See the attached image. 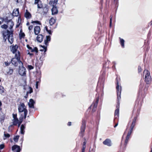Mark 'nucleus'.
<instances>
[{
  "mask_svg": "<svg viewBox=\"0 0 152 152\" xmlns=\"http://www.w3.org/2000/svg\"><path fill=\"white\" fill-rule=\"evenodd\" d=\"M143 75H145V80L146 83H149L151 80V77L149 72L146 70H145L143 72Z\"/></svg>",
  "mask_w": 152,
  "mask_h": 152,
  "instance_id": "nucleus-3",
  "label": "nucleus"
},
{
  "mask_svg": "<svg viewBox=\"0 0 152 152\" xmlns=\"http://www.w3.org/2000/svg\"><path fill=\"white\" fill-rule=\"evenodd\" d=\"M46 29L50 34H51V32L50 30H48L47 29V28L46 27Z\"/></svg>",
  "mask_w": 152,
  "mask_h": 152,
  "instance_id": "nucleus-42",
  "label": "nucleus"
},
{
  "mask_svg": "<svg viewBox=\"0 0 152 152\" xmlns=\"http://www.w3.org/2000/svg\"><path fill=\"white\" fill-rule=\"evenodd\" d=\"M34 34L35 35H38L40 32V28L39 26H35L34 28Z\"/></svg>",
  "mask_w": 152,
  "mask_h": 152,
  "instance_id": "nucleus-11",
  "label": "nucleus"
},
{
  "mask_svg": "<svg viewBox=\"0 0 152 152\" xmlns=\"http://www.w3.org/2000/svg\"><path fill=\"white\" fill-rule=\"evenodd\" d=\"M43 36L41 34H39L38 35L37 38V40L39 42H41L43 40Z\"/></svg>",
  "mask_w": 152,
  "mask_h": 152,
  "instance_id": "nucleus-18",
  "label": "nucleus"
},
{
  "mask_svg": "<svg viewBox=\"0 0 152 152\" xmlns=\"http://www.w3.org/2000/svg\"><path fill=\"white\" fill-rule=\"evenodd\" d=\"M58 1V0H52L51 3H53V6H54L57 4Z\"/></svg>",
  "mask_w": 152,
  "mask_h": 152,
  "instance_id": "nucleus-33",
  "label": "nucleus"
},
{
  "mask_svg": "<svg viewBox=\"0 0 152 152\" xmlns=\"http://www.w3.org/2000/svg\"><path fill=\"white\" fill-rule=\"evenodd\" d=\"M21 31H20V33L19 34V37L20 38H23L25 36V34L23 32H21Z\"/></svg>",
  "mask_w": 152,
  "mask_h": 152,
  "instance_id": "nucleus-31",
  "label": "nucleus"
},
{
  "mask_svg": "<svg viewBox=\"0 0 152 152\" xmlns=\"http://www.w3.org/2000/svg\"><path fill=\"white\" fill-rule=\"evenodd\" d=\"M33 28L32 25H31L28 27V29L29 30H31Z\"/></svg>",
  "mask_w": 152,
  "mask_h": 152,
  "instance_id": "nucleus-45",
  "label": "nucleus"
},
{
  "mask_svg": "<svg viewBox=\"0 0 152 152\" xmlns=\"http://www.w3.org/2000/svg\"><path fill=\"white\" fill-rule=\"evenodd\" d=\"M12 150H15L16 152H19L20 150V149L19 146L17 145H15L12 147Z\"/></svg>",
  "mask_w": 152,
  "mask_h": 152,
  "instance_id": "nucleus-13",
  "label": "nucleus"
},
{
  "mask_svg": "<svg viewBox=\"0 0 152 152\" xmlns=\"http://www.w3.org/2000/svg\"><path fill=\"white\" fill-rule=\"evenodd\" d=\"M29 91L27 92L26 93V95H27V96L28 95V93L31 94L33 92L32 88L31 87H29Z\"/></svg>",
  "mask_w": 152,
  "mask_h": 152,
  "instance_id": "nucleus-32",
  "label": "nucleus"
},
{
  "mask_svg": "<svg viewBox=\"0 0 152 152\" xmlns=\"http://www.w3.org/2000/svg\"><path fill=\"white\" fill-rule=\"evenodd\" d=\"M40 60L41 61H42L43 60V57L42 56H41L39 58Z\"/></svg>",
  "mask_w": 152,
  "mask_h": 152,
  "instance_id": "nucleus-52",
  "label": "nucleus"
},
{
  "mask_svg": "<svg viewBox=\"0 0 152 152\" xmlns=\"http://www.w3.org/2000/svg\"><path fill=\"white\" fill-rule=\"evenodd\" d=\"M0 24H1V21H0Z\"/></svg>",
  "mask_w": 152,
  "mask_h": 152,
  "instance_id": "nucleus-61",
  "label": "nucleus"
},
{
  "mask_svg": "<svg viewBox=\"0 0 152 152\" xmlns=\"http://www.w3.org/2000/svg\"><path fill=\"white\" fill-rule=\"evenodd\" d=\"M1 80H0V82H1Z\"/></svg>",
  "mask_w": 152,
  "mask_h": 152,
  "instance_id": "nucleus-64",
  "label": "nucleus"
},
{
  "mask_svg": "<svg viewBox=\"0 0 152 152\" xmlns=\"http://www.w3.org/2000/svg\"><path fill=\"white\" fill-rule=\"evenodd\" d=\"M25 16L26 18L28 19H29L31 17V14L28 12L27 10L26 11V12L25 14Z\"/></svg>",
  "mask_w": 152,
  "mask_h": 152,
  "instance_id": "nucleus-23",
  "label": "nucleus"
},
{
  "mask_svg": "<svg viewBox=\"0 0 152 152\" xmlns=\"http://www.w3.org/2000/svg\"><path fill=\"white\" fill-rule=\"evenodd\" d=\"M1 19L2 20H3V19L2 18H1Z\"/></svg>",
  "mask_w": 152,
  "mask_h": 152,
  "instance_id": "nucleus-63",
  "label": "nucleus"
},
{
  "mask_svg": "<svg viewBox=\"0 0 152 152\" xmlns=\"http://www.w3.org/2000/svg\"><path fill=\"white\" fill-rule=\"evenodd\" d=\"M86 140H85L84 142L83 143V148L82 150V152H84L86 148Z\"/></svg>",
  "mask_w": 152,
  "mask_h": 152,
  "instance_id": "nucleus-28",
  "label": "nucleus"
},
{
  "mask_svg": "<svg viewBox=\"0 0 152 152\" xmlns=\"http://www.w3.org/2000/svg\"><path fill=\"white\" fill-rule=\"evenodd\" d=\"M130 136H128V135H127L126 137V139L129 140V138Z\"/></svg>",
  "mask_w": 152,
  "mask_h": 152,
  "instance_id": "nucleus-55",
  "label": "nucleus"
},
{
  "mask_svg": "<svg viewBox=\"0 0 152 152\" xmlns=\"http://www.w3.org/2000/svg\"><path fill=\"white\" fill-rule=\"evenodd\" d=\"M39 82L38 81H37L36 82V88L37 89L38 88V84Z\"/></svg>",
  "mask_w": 152,
  "mask_h": 152,
  "instance_id": "nucleus-47",
  "label": "nucleus"
},
{
  "mask_svg": "<svg viewBox=\"0 0 152 152\" xmlns=\"http://www.w3.org/2000/svg\"><path fill=\"white\" fill-rule=\"evenodd\" d=\"M3 35L4 36V39H5V37H6V38L7 37L9 42L11 44L12 43L13 41L12 31H9L8 30H7L6 31L3 33Z\"/></svg>",
  "mask_w": 152,
  "mask_h": 152,
  "instance_id": "nucleus-2",
  "label": "nucleus"
},
{
  "mask_svg": "<svg viewBox=\"0 0 152 152\" xmlns=\"http://www.w3.org/2000/svg\"><path fill=\"white\" fill-rule=\"evenodd\" d=\"M42 8L43 9V12L44 13H46L48 12V8L46 5L44 7H43Z\"/></svg>",
  "mask_w": 152,
  "mask_h": 152,
  "instance_id": "nucleus-26",
  "label": "nucleus"
},
{
  "mask_svg": "<svg viewBox=\"0 0 152 152\" xmlns=\"http://www.w3.org/2000/svg\"><path fill=\"white\" fill-rule=\"evenodd\" d=\"M4 92V88L1 86H0V93L2 94Z\"/></svg>",
  "mask_w": 152,
  "mask_h": 152,
  "instance_id": "nucleus-35",
  "label": "nucleus"
},
{
  "mask_svg": "<svg viewBox=\"0 0 152 152\" xmlns=\"http://www.w3.org/2000/svg\"><path fill=\"white\" fill-rule=\"evenodd\" d=\"M99 101V97H98L96 99V102L95 103H94L93 104L91 105L90 107H91L92 106H93V107L94 108H96L97 107V104L98 103Z\"/></svg>",
  "mask_w": 152,
  "mask_h": 152,
  "instance_id": "nucleus-22",
  "label": "nucleus"
},
{
  "mask_svg": "<svg viewBox=\"0 0 152 152\" xmlns=\"http://www.w3.org/2000/svg\"><path fill=\"white\" fill-rule=\"evenodd\" d=\"M119 115V109L117 108L115 110V118L118 117Z\"/></svg>",
  "mask_w": 152,
  "mask_h": 152,
  "instance_id": "nucleus-27",
  "label": "nucleus"
},
{
  "mask_svg": "<svg viewBox=\"0 0 152 152\" xmlns=\"http://www.w3.org/2000/svg\"><path fill=\"white\" fill-rule=\"evenodd\" d=\"M50 36H46V39L44 41L45 45L47 46L48 45V42L50 41Z\"/></svg>",
  "mask_w": 152,
  "mask_h": 152,
  "instance_id": "nucleus-21",
  "label": "nucleus"
},
{
  "mask_svg": "<svg viewBox=\"0 0 152 152\" xmlns=\"http://www.w3.org/2000/svg\"><path fill=\"white\" fill-rule=\"evenodd\" d=\"M18 54H16L15 55V58H13L11 60V63L15 66H16L18 65V63H19V65L22 66L23 64L22 62L20 60V54L19 52H18Z\"/></svg>",
  "mask_w": 152,
  "mask_h": 152,
  "instance_id": "nucleus-1",
  "label": "nucleus"
},
{
  "mask_svg": "<svg viewBox=\"0 0 152 152\" xmlns=\"http://www.w3.org/2000/svg\"><path fill=\"white\" fill-rule=\"evenodd\" d=\"M18 110L19 113H21L23 112H25L26 110H27L26 109V107L23 103H21L18 106Z\"/></svg>",
  "mask_w": 152,
  "mask_h": 152,
  "instance_id": "nucleus-4",
  "label": "nucleus"
},
{
  "mask_svg": "<svg viewBox=\"0 0 152 152\" xmlns=\"http://www.w3.org/2000/svg\"><path fill=\"white\" fill-rule=\"evenodd\" d=\"M112 18L113 16L112 15H111L110 17V26L111 25Z\"/></svg>",
  "mask_w": 152,
  "mask_h": 152,
  "instance_id": "nucleus-41",
  "label": "nucleus"
},
{
  "mask_svg": "<svg viewBox=\"0 0 152 152\" xmlns=\"http://www.w3.org/2000/svg\"><path fill=\"white\" fill-rule=\"evenodd\" d=\"M43 48L45 49L44 52H45L46 51V47L45 46H43Z\"/></svg>",
  "mask_w": 152,
  "mask_h": 152,
  "instance_id": "nucleus-53",
  "label": "nucleus"
},
{
  "mask_svg": "<svg viewBox=\"0 0 152 152\" xmlns=\"http://www.w3.org/2000/svg\"><path fill=\"white\" fill-rule=\"evenodd\" d=\"M13 119H16V118H17V115L16 114H13Z\"/></svg>",
  "mask_w": 152,
  "mask_h": 152,
  "instance_id": "nucleus-46",
  "label": "nucleus"
},
{
  "mask_svg": "<svg viewBox=\"0 0 152 152\" xmlns=\"http://www.w3.org/2000/svg\"><path fill=\"white\" fill-rule=\"evenodd\" d=\"M18 46L15 45H12L10 47V49L11 51L13 53L18 54V52H19V51L18 50Z\"/></svg>",
  "mask_w": 152,
  "mask_h": 152,
  "instance_id": "nucleus-5",
  "label": "nucleus"
},
{
  "mask_svg": "<svg viewBox=\"0 0 152 152\" xmlns=\"http://www.w3.org/2000/svg\"><path fill=\"white\" fill-rule=\"evenodd\" d=\"M68 125L69 126H70L71 125V122H69Z\"/></svg>",
  "mask_w": 152,
  "mask_h": 152,
  "instance_id": "nucleus-54",
  "label": "nucleus"
},
{
  "mask_svg": "<svg viewBox=\"0 0 152 152\" xmlns=\"http://www.w3.org/2000/svg\"><path fill=\"white\" fill-rule=\"evenodd\" d=\"M138 72H140L142 70H141V67L139 66L138 68Z\"/></svg>",
  "mask_w": 152,
  "mask_h": 152,
  "instance_id": "nucleus-49",
  "label": "nucleus"
},
{
  "mask_svg": "<svg viewBox=\"0 0 152 152\" xmlns=\"http://www.w3.org/2000/svg\"><path fill=\"white\" fill-rule=\"evenodd\" d=\"M19 123V120L18 118L14 119L13 124L14 125H17Z\"/></svg>",
  "mask_w": 152,
  "mask_h": 152,
  "instance_id": "nucleus-30",
  "label": "nucleus"
},
{
  "mask_svg": "<svg viewBox=\"0 0 152 152\" xmlns=\"http://www.w3.org/2000/svg\"><path fill=\"white\" fill-rule=\"evenodd\" d=\"M19 26V25H16V28L18 27Z\"/></svg>",
  "mask_w": 152,
  "mask_h": 152,
  "instance_id": "nucleus-58",
  "label": "nucleus"
},
{
  "mask_svg": "<svg viewBox=\"0 0 152 152\" xmlns=\"http://www.w3.org/2000/svg\"><path fill=\"white\" fill-rule=\"evenodd\" d=\"M26 24H27V26L29 25V22H27V23Z\"/></svg>",
  "mask_w": 152,
  "mask_h": 152,
  "instance_id": "nucleus-57",
  "label": "nucleus"
},
{
  "mask_svg": "<svg viewBox=\"0 0 152 152\" xmlns=\"http://www.w3.org/2000/svg\"><path fill=\"white\" fill-rule=\"evenodd\" d=\"M34 4H37L38 8H43V4L42 2L39 0H35Z\"/></svg>",
  "mask_w": 152,
  "mask_h": 152,
  "instance_id": "nucleus-8",
  "label": "nucleus"
},
{
  "mask_svg": "<svg viewBox=\"0 0 152 152\" xmlns=\"http://www.w3.org/2000/svg\"><path fill=\"white\" fill-rule=\"evenodd\" d=\"M4 147V144H1L0 145V150L2 149Z\"/></svg>",
  "mask_w": 152,
  "mask_h": 152,
  "instance_id": "nucleus-44",
  "label": "nucleus"
},
{
  "mask_svg": "<svg viewBox=\"0 0 152 152\" xmlns=\"http://www.w3.org/2000/svg\"><path fill=\"white\" fill-rule=\"evenodd\" d=\"M20 123L18 125V126H20Z\"/></svg>",
  "mask_w": 152,
  "mask_h": 152,
  "instance_id": "nucleus-60",
  "label": "nucleus"
},
{
  "mask_svg": "<svg viewBox=\"0 0 152 152\" xmlns=\"http://www.w3.org/2000/svg\"><path fill=\"white\" fill-rule=\"evenodd\" d=\"M136 119H137L136 117H135L134 118V119L133 120L132 124L130 126V129H132V130L133 129L134 127L135 124V123H136Z\"/></svg>",
  "mask_w": 152,
  "mask_h": 152,
  "instance_id": "nucleus-19",
  "label": "nucleus"
},
{
  "mask_svg": "<svg viewBox=\"0 0 152 152\" xmlns=\"http://www.w3.org/2000/svg\"><path fill=\"white\" fill-rule=\"evenodd\" d=\"M25 128V126L23 125L22 124L20 127V133L21 134H23L24 133V130Z\"/></svg>",
  "mask_w": 152,
  "mask_h": 152,
  "instance_id": "nucleus-25",
  "label": "nucleus"
},
{
  "mask_svg": "<svg viewBox=\"0 0 152 152\" xmlns=\"http://www.w3.org/2000/svg\"><path fill=\"white\" fill-rule=\"evenodd\" d=\"M56 22V20L53 18H51L49 20V23L50 25L52 26Z\"/></svg>",
  "mask_w": 152,
  "mask_h": 152,
  "instance_id": "nucleus-24",
  "label": "nucleus"
},
{
  "mask_svg": "<svg viewBox=\"0 0 152 152\" xmlns=\"http://www.w3.org/2000/svg\"><path fill=\"white\" fill-rule=\"evenodd\" d=\"M118 125V124H115V125L114 126V127H116Z\"/></svg>",
  "mask_w": 152,
  "mask_h": 152,
  "instance_id": "nucleus-56",
  "label": "nucleus"
},
{
  "mask_svg": "<svg viewBox=\"0 0 152 152\" xmlns=\"http://www.w3.org/2000/svg\"><path fill=\"white\" fill-rule=\"evenodd\" d=\"M35 102L32 99H30L29 100V102L28 103V105L29 107L31 108H34V104Z\"/></svg>",
  "mask_w": 152,
  "mask_h": 152,
  "instance_id": "nucleus-10",
  "label": "nucleus"
},
{
  "mask_svg": "<svg viewBox=\"0 0 152 152\" xmlns=\"http://www.w3.org/2000/svg\"><path fill=\"white\" fill-rule=\"evenodd\" d=\"M31 23H36L37 24H39V25L41 24L38 21H32L31 22Z\"/></svg>",
  "mask_w": 152,
  "mask_h": 152,
  "instance_id": "nucleus-40",
  "label": "nucleus"
},
{
  "mask_svg": "<svg viewBox=\"0 0 152 152\" xmlns=\"http://www.w3.org/2000/svg\"><path fill=\"white\" fill-rule=\"evenodd\" d=\"M26 46L28 49L31 50V52H35L37 53L38 52V49L37 47H34L33 49L31 47L29 46L28 45H27Z\"/></svg>",
  "mask_w": 152,
  "mask_h": 152,
  "instance_id": "nucleus-15",
  "label": "nucleus"
},
{
  "mask_svg": "<svg viewBox=\"0 0 152 152\" xmlns=\"http://www.w3.org/2000/svg\"><path fill=\"white\" fill-rule=\"evenodd\" d=\"M86 122L85 121H83L82 123V125L81 128L80 133L83 134L85 131L86 128Z\"/></svg>",
  "mask_w": 152,
  "mask_h": 152,
  "instance_id": "nucleus-14",
  "label": "nucleus"
},
{
  "mask_svg": "<svg viewBox=\"0 0 152 152\" xmlns=\"http://www.w3.org/2000/svg\"><path fill=\"white\" fill-rule=\"evenodd\" d=\"M128 140H129L128 139H126V140H125V143L126 144H127L128 141Z\"/></svg>",
  "mask_w": 152,
  "mask_h": 152,
  "instance_id": "nucleus-51",
  "label": "nucleus"
},
{
  "mask_svg": "<svg viewBox=\"0 0 152 152\" xmlns=\"http://www.w3.org/2000/svg\"><path fill=\"white\" fill-rule=\"evenodd\" d=\"M1 27L2 28L6 29L7 28L8 26L5 24H4L3 25H2Z\"/></svg>",
  "mask_w": 152,
  "mask_h": 152,
  "instance_id": "nucleus-36",
  "label": "nucleus"
},
{
  "mask_svg": "<svg viewBox=\"0 0 152 152\" xmlns=\"http://www.w3.org/2000/svg\"><path fill=\"white\" fill-rule=\"evenodd\" d=\"M19 137V136H17L15 137L13 139L14 141L16 142H17L18 141Z\"/></svg>",
  "mask_w": 152,
  "mask_h": 152,
  "instance_id": "nucleus-34",
  "label": "nucleus"
},
{
  "mask_svg": "<svg viewBox=\"0 0 152 152\" xmlns=\"http://www.w3.org/2000/svg\"><path fill=\"white\" fill-rule=\"evenodd\" d=\"M133 130L130 129V131L128 132L127 135H128V136H130L131 135V134Z\"/></svg>",
  "mask_w": 152,
  "mask_h": 152,
  "instance_id": "nucleus-38",
  "label": "nucleus"
},
{
  "mask_svg": "<svg viewBox=\"0 0 152 152\" xmlns=\"http://www.w3.org/2000/svg\"><path fill=\"white\" fill-rule=\"evenodd\" d=\"M103 144L105 145L110 146L112 145V142L111 140L109 139H106L103 142Z\"/></svg>",
  "mask_w": 152,
  "mask_h": 152,
  "instance_id": "nucleus-9",
  "label": "nucleus"
},
{
  "mask_svg": "<svg viewBox=\"0 0 152 152\" xmlns=\"http://www.w3.org/2000/svg\"><path fill=\"white\" fill-rule=\"evenodd\" d=\"M117 85L116 86V89L117 90V96H118V99H119V98L120 99V97H119V96H120L121 92V87H120L119 85V83L118 82H117Z\"/></svg>",
  "mask_w": 152,
  "mask_h": 152,
  "instance_id": "nucleus-7",
  "label": "nucleus"
},
{
  "mask_svg": "<svg viewBox=\"0 0 152 152\" xmlns=\"http://www.w3.org/2000/svg\"><path fill=\"white\" fill-rule=\"evenodd\" d=\"M13 70L12 69H10L6 70L5 74L6 75H10L12 74Z\"/></svg>",
  "mask_w": 152,
  "mask_h": 152,
  "instance_id": "nucleus-20",
  "label": "nucleus"
},
{
  "mask_svg": "<svg viewBox=\"0 0 152 152\" xmlns=\"http://www.w3.org/2000/svg\"><path fill=\"white\" fill-rule=\"evenodd\" d=\"M19 14L18 9H16L13 10L12 15L14 16H18Z\"/></svg>",
  "mask_w": 152,
  "mask_h": 152,
  "instance_id": "nucleus-16",
  "label": "nucleus"
},
{
  "mask_svg": "<svg viewBox=\"0 0 152 152\" xmlns=\"http://www.w3.org/2000/svg\"><path fill=\"white\" fill-rule=\"evenodd\" d=\"M52 15H55L57 14L58 12V10L56 7L53 6V7L51 9Z\"/></svg>",
  "mask_w": 152,
  "mask_h": 152,
  "instance_id": "nucleus-17",
  "label": "nucleus"
},
{
  "mask_svg": "<svg viewBox=\"0 0 152 152\" xmlns=\"http://www.w3.org/2000/svg\"><path fill=\"white\" fill-rule=\"evenodd\" d=\"M27 51L28 52V53H27L28 54H29L30 56H32L33 55V54L32 53H30V52H29L28 50H27Z\"/></svg>",
  "mask_w": 152,
  "mask_h": 152,
  "instance_id": "nucleus-50",
  "label": "nucleus"
},
{
  "mask_svg": "<svg viewBox=\"0 0 152 152\" xmlns=\"http://www.w3.org/2000/svg\"><path fill=\"white\" fill-rule=\"evenodd\" d=\"M26 69L24 67L23 65L19 66V73L20 75L21 76H23L26 74Z\"/></svg>",
  "mask_w": 152,
  "mask_h": 152,
  "instance_id": "nucleus-6",
  "label": "nucleus"
},
{
  "mask_svg": "<svg viewBox=\"0 0 152 152\" xmlns=\"http://www.w3.org/2000/svg\"><path fill=\"white\" fill-rule=\"evenodd\" d=\"M28 68L29 69H32L34 68L31 65H28Z\"/></svg>",
  "mask_w": 152,
  "mask_h": 152,
  "instance_id": "nucleus-43",
  "label": "nucleus"
},
{
  "mask_svg": "<svg viewBox=\"0 0 152 152\" xmlns=\"http://www.w3.org/2000/svg\"><path fill=\"white\" fill-rule=\"evenodd\" d=\"M4 135L6 138H9L10 137V135L9 134L5 133V132H4Z\"/></svg>",
  "mask_w": 152,
  "mask_h": 152,
  "instance_id": "nucleus-37",
  "label": "nucleus"
},
{
  "mask_svg": "<svg viewBox=\"0 0 152 152\" xmlns=\"http://www.w3.org/2000/svg\"><path fill=\"white\" fill-rule=\"evenodd\" d=\"M28 113V111L26 110L25 111V112L24 113V118L25 119L26 118V115H27Z\"/></svg>",
  "mask_w": 152,
  "mask_h": 152,
  "instance_id": "nucleus-39",
  "label": "nucleus"
},
{
  "mask_svg": "<svg viewBox=\"0 0 152 152\" xmlns=\"http://www.w3.org/2000/svg\"><path fill=\"white\" fill-rule=\"evenodd\" d=\"M120 39L121 44L122 46L124 47V41L123 39H121V38H120Z\"/></svg>",
  "mask_w": 152,
  "mask_h": 152,
  "instance_id": "nucleus-29",
  "label": "nucleus"
},
{
  "mask_svg": "<svg viewBox=\"0 0 152 152\" xmlns=\"http://www.w3.org/2000/svg\"><path fill=\"white\" fill-rule=\"evenodd\" d=\"M151 152H152V150H151Z\"/></svg>",
  "mask_w": 152,
  "mask_h": 152,
  "instance_id": "nucleus-62",
  "label": "nucleus"
},
{
  "mask_svg": "<svg viewBox=\"0 0 152 152\" xmlns=\"http://www.w3.org/2000/svg\"><path fill=\"white\" fill-rule=\"evenodd\" d=\"M4 64L6 66H8L10 65V63L8 62H5Z\"/></svg>",
  "mask_w": 152,
  "mask_h": 152,
  "instance_id": "nucleus-48",
  "label": "nucleus"
},
{
  "mask_svg": "<svg viewBox=\"0 0 152 152\" xmlns=\"http://www.w3.org/2000/svg\"><path fill=\"white\" fill-rule=\"evenodd\" d=\"M94 108L93 109V110H92V111H93V112H94V111H95V110L94 109Z\"/></svg>",
  "mask_w": 152,
  "mask_h": 152,
  "instance_id": "nucleus-59",
  "label": "nucleus"
},
{
  "mask_svg": "<svg viewBox=\"0 0 152 152\" xmlns=\"http://www.w3.org/2000/svg\"><path fill=\"white\" fill-rule=\"evenodd\" d=\"M8 27H9L10 31H12V27L14 25V23L11 20H10L7 23Z\"/></svg>",
  "mask_w": 152,
  "mask_h": 152,
  "instance_id": "nucleus-12",
  "label": "nucleus"
}]
</instances>
